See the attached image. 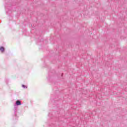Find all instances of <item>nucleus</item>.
Returning a JSON list of instances; mask_svg holds the SVG:
<instances>
[{
  "mask_svg": "<svg viewBox=\"0 0 127 127\" xmlns=\"http://www.w3.org/2000/svg\"><path fill=\"white\" fill-rule=\"evenodd\" d=\"M16 105L17 106H19V105H21V102H20V101H19V100H17L16 101Z\"/></svg>",
  "mask_w": 127,
  "mask_h": 127,
  "instance_id": "obj_1",
  "label": "nucleus"
},
{
  "mask_svg": "<svg viewBox=\"0 0 127 127\" xmlns=\"http://www.w3.org/2000/svg\"><path fill=\"white\" fill-rule=\"evenodd\" d=\"M0 51L3 52V51H4V48H3V47H0Z\"/></svg>",
  "mask_w": 127,
  "mask_h": 127,
  "instance_id": "obj_2",
  "label": "nucleus"
},
{
  "mask_svg": "<svg viewBox=\"0 0 127 127\" xmlns=\"http://www.w3.org/2000/svg\"><path fill=\"white\" fill-rule=\"evenodd\" d=\"M22 88H23L24 89H26V88H27V86H25V85H22Z\"/></svg>",
  "mask_w": 127,
  "mask_h": 127,
  "instance_id": "obj_3",
  "label": "nucleus"
}]
</instances>
